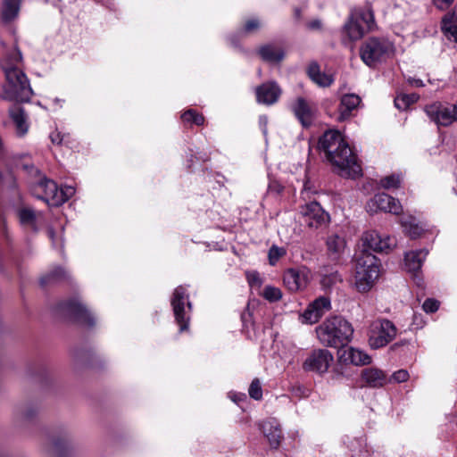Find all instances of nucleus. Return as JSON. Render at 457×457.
Instances as JSON below:
<instances>
[{"label": "nucleus", "mask_w": 457, "mask_h": 457, "mask_svg": "<svg viewBox=\"0 0 457 457\" xmlns=\"http://www.w3.org/2000/svg\"><path fill=\"white\" fill-rule=\"evenodd\" d=\"M41 213L36 214L30 208H22L19 211V218L22 225L30 226L34 230H37V220Z\"/></svg>", "instance_id": "obj_31"}, {"label": "nucleus", "mask_w": 457, "mask_h": 457, "mask_svg": "<svg viewBox=\"0 0 457 457\" xmlns=\"http://www.w3.org/2000/svg\"><path fill=\"white\" fill-rule=\"evenodd\" d=\"M300 215L303 222L312 229L326 227L329 222L328 213L315 201L302 205Z\"/></svg>", "instance_id": "obj_9"}, {"label": "nucleus", "mask_w": 457, "mask_h": 457, "mask_svg": "<svg viewBox=\"0 0 457 457\" xmlns=\"http://www.w3.org/2000/svg\"><path fill=\"white\" fill-rule=\"evenodd\" d=\"M361 241L366 248L380 253H387L396 245L395 238L381 235L375 230L365 232L361 237Z\"/></svg>", "instance_id": "obj_15"}, {"label": "nucleus", "mask_w": 457, "mask_h": 457, "mask_svg": "<svg viewBox=\"0 0 457 457\" xmlns=\"http://www.w3.org/2000/svg\"><path fill=\"white\" fill-rule=\"evenodd\" d=\"M397 328L388 320L373 321L369 330V345L373 349H378L390 343L395 337Z\"/></svg>", "instance_id": "obj_8"}, {"label": "nucleus", "mask_w": 457, "mask_h": 457, "mask_svg": "<svg viewBox=\"0 0 457 457\" xmlns=\"http://www.w3.org/2000/svg\"><path fill=\"white\" fill-rule=\"evenodd\" d=\"M378 276L379 263L374 254L364 250L356 255L354 286L359 292L370 291Z\"/></svg>", "instance_id": "obj_4"}, {"label": "nucleus", "mask_w": 457, "mask_h": 457, "mask_svg": "<svg viewBox=\"0 0 457 457\" xmlns=\"http://www.w3.org/2000/svg\"><path fill=\"white\" fill-rule=\"evenodd\" d=\"M337 280H341V278L338 274L335 273V274H332L330 277H325L322 279V284L324 286H328L331 283H335Z\"/></svg>", "instance_id": "obj_43"}, {"label": "nucleus", "mask_w": 457, "mask_h": 457, "mask_svg": "<svg viewBox=\"0 0 457 457\" xmlns=\"http://www.w3.org/2000/svg\"><path fill=\"white\" fill-rule=\"evenodd\" d=\"M10 116L16 127V133L23 137L29 130V123L24 111L20 106H14L10 109Z\"/></svg>", "instance_id": "obj_26"}, {"label": "nucleus", "mask_w": 457, "mask_h": 457, "mask_svg": "<svg viewBox=\"0 0 457 457\" xmlns=\"http://www.w3.org/2000/svg\"><path fill=\"white\" fill-rule=\"evenodd\" d=\"M283 282L291 292L305 288L309 282V271L305 269H288L283 276Z\"/></svg>", "instance_id": "obj_17"}, {"label": "nucleus", "mask_w": 457, "mask_h": 457, "mask_svg": "<svg viewBox=\"0 0 457 457\" xmlns=\"http://www.w3.org/2000/svg\"><path fill=\"white\" fill-rule=\"evenodd\" d=\"M261 122L263 123L264 125L267 123V118L266 117H261L260 119Z\"/></svg>", "instance_id": "obj_54"}, {"label": "nucleus", "mask_w": 457, "mask_h": 457, "mask_svg": "<svg viewBox=\"0 0 457 457\" xmlns=\"http://www.w3.org/2000/svg\"><path fill=\"white\" fill-rule=\"evenodd\" d=\"M400 184L401 178L399 175L386 176L380 180V186L385 189L397 188Z\"/></svg>", "instance_id": "obj_36"}, {"label": "nucleus", "mask_w": 457, "mask_h": 457, "mask_svg": "<svg viewBox=\"0 0 457 457\" xmlns=\"http://www.w3.org/2000/svg\"><path fill=\"white\" fill-rule=\"evenodd\" d=\"M355 19L362 23L367 31L370 30L374 26V15L370 9L361 11Z\"/></svg>", "instance_id": "obj_34"}, {"label": "nucleus", "mask_w": 457, "mask_h": 457, "mask_svg": "<svg viewBox=\"0 0 457 457\" xmlns=\"http://www.w3.org/2000/svg\"><path fill=\"white\" fill-rule=\"evenodd\" d=\"M21 0H4L2 5V19L4 22L14 20L19 13Z\"/></svg>", "instance_id": "obj_29"}, {"label": "nucleus", "mask_w": 457, "mask_h": 457, "mask_svg": "<svg viewBox=\"0 0 457 457\" xmlns=\"http://www.w3.org/2000/svg\"><path fill=\"white\" fill-rule=\"evenodd\" d=\"M262 295L270 302H276L282 297V293L278 287L267 286L263 289Z\"/></svg>", "instance_id": "obj_37"}, {"label": "nucleus", "mask_w": 457, "mask_h": 457, "mask_svg": "<svg viewBox=\"0 0 457 457\" xmlns=\"http://www.w3.org/2000/svg\"><path fill=\"white\" fill-rule=\"evenodd\" d=\"M409 373L406 370H399L388 377V383H402L405 382L409 378Z\"/></svg>", "instance_id": "obj_39"}, {"label": "nucleus", "mask_w": 457, "mask_h": 457, "mask_svg": "<svg viewBox=\"0 0 457 457\" xmlns=\"http://www.w3.org/2000/svg\"><path fill=\"white\" fill-rule=\"evenodd\" d=\"M21 62L22 55L17 47L8 53L2 62V69L5 75L2 97L5 100L28 102L33 95L29 81L20 68Z\"/></svg>", "instance_id": "obj_2"}, {"label": "nucleus", "mask_w": 457, "mask_h": 457, "mask_svg": "<svg viewBox=\"0 0 457 457\" xmlns=\"http://www.w3.org/2000/svg\"><path fill=\"white\" fill-rule=\"evenodd\" d=\"M255 93L258 103L270 105L278 100L281 89L276 82L272 81L257 87Z\"/></svg>", "instance_id": "obj_19"}, {"label": "nucleus", "mask_w": 457, "mask_h": 457, "mask_svg": "<svg viewBox=\"0 0 457 457\" xmlns=\"http://www.w3.org/2000/svg\"><path fill=\"white\" fill-rule=\"evenodd\" d=\"M47 234H48L49 238L52 240L54 246H56L58 242L54 237V230L52 228H48Z\"/></svg>", "instance_id": "obj_50"}, {"label": "nucleus", "mask_w": 457, "mask_h": 457, "mask_svg": "<svg viewBox=\"0 0 457 457\" xmlns=\"http://www.w3.org/2000/svg\"><path fill=\"white\" fill-rule=\"evenodd\" d=\"M360 103L361 98L355 94L343 96L338 108L339 115L337 120L343 121L348 119L351 112L359 106Z\"/></svg>", "instance_id": "obj_23"}, {"label": "nucleus", "mask_w": 457, "mask_h": 457, "mask_svg": "<svg viewBox=\"0 0 457 457\" xmlns=\"http://www.w3.org/2000/svg\"><path fill=\"white\" fill-rule=\"evenodd\" d=\"M338 359L345 364L355 366L367 365L371 362V357L363 351L349 346H342L338 351Z\"/></svg>", "instance_id": "obj_18"}, {"label": "nucleus", "mask_w": 457, "mask_h": 457, "mask_svg": "<svg viewBox=\"0 0 457 457\" xmlns=\"http://www.w3.org/2000/svg\"><path fill=\"white\" fill-rule=\"evenodd\" d=\"M330 308V300L326 296H320L312 302L304 312L299 315V320L303 324H315Z\"/></svg>", "instance_id": "obj_14"}, {"label": "nucleus", "mask_w": 457, "mask_h": 457, "mask_svg": "<svg viewBox=\"0 0 457 457\" xmlns=\"http://www.w3.org/2000/svg\"><path fill=\"white\" fill-rule=\"evenodd\" d=\"M320 343L328 347H342L346 345L353 337L352 324L341 316L326 319L316 328Z\"/></svg>", "instance_id": "obj_3"}, {"label": "nucleus", "mask_w": 457, "mask_h": 457, "mask_svg": "<svg viewBox=\"0 0 457 457\" xmlns=\"http://www.w3.org/2000/svg\"><path fill=\"white\" fill-rule=\"evenodd\" d=\"M319 147L340 176L354 179L361 174L356 155L339 131H326L320 138Z\"/></svg>", "instance_id": "obj_1"}, {"label": "nucleus", "mask_w": 457, "mask_h": 457, "mask_svg": "<svg viewBox=\"0 0 457 457\" xmlns=\"http://www.w3.org/2000/svg\"><path fill=\"white\" fill-rule=\"evenodd\" d=\"M394 54L393 44L385 38L370 37L360 48L362 62L369 67H376Z\"/></svg>", "instance_id": "obj_5"}, {"label": "nucleus", "mask_w": 457, "mask_h": 457, "mask_svg": "<svg viewBox=\"0 0 457 457\" xmlns=\"http://www.w3.org/2000/svg\"><path fill=\"white\" fill-rule=\"evenodd\" d=\"M405 235L412 239L420 237L425 232V226L416 218L410 216L401 220Z\"/></svg>", "instance_id": "obj_25"}, {"label": "nucleus", "mask_w": 457, "mask_h": 457, "mask_svg": "<svg viewBox=\"0 0 457 457\" xmlns=\"http://www.w3.org/2000/svg\"><path fill=\"white\" fill-rule=\"evenodd\" d=\"M51 444L57 457H65L71 450V441L67 436L53 438Z\"/></svg>", "instance_id": "obj_32"}, {"label": "nucleus", "mask_w": 457, "mask_h": 457, "mask_svg": "<svg viewBox=\"0 0 457 457\" xmlns=\"http://www.w3.org/2000/svg\"><path fill=\"white\" fill-rule=\"evenodd\" d=\"M442 30L447 38L457 41V12L445 15L442 20Z\"/></svg>", "instance_id": "obj_27"}, {"label": "nucleus", "mask_w": 457, "mask_h": 457, "mask_svg": "<svg viewBox=\"0 0 457 457\" xmlns=\"http://www.w3.org/2000/svg\"><path fill=\"white\" fill-rule=\"evenodd\" d=\"M170 303L172 306L175 320L179 327V332L188 329L192 304L188 300L187 289L179 286L175 288L171 296Z\"/></svg>", "instance_id": "obj_7"}, {"label": "nucleus", "mask_w": 457, "mask_h": 457, "mask_svg": "<svg viewBox=\"0 0 457 457\" xmlns=\"http://www.w3.org/2000/svg\"><path fill=\"white\" fill-rule=\"evenodd\" d=\"M308 75L313 82L320 87H328L334 81V79L331 75L322 73L320 71V67L317 63H311L309 65Z\"/></svg>", "instance_id": "obj_28"}, {"label": "nucleus", "mask_w": 457, "mask_h": 457, "mask_svg": "<svg viewBox=\"0 0 457 457\" xmlns=\"http://www.w3.org/2000/svg\"><path fill=\"white\" fill-rule=\"evenodd\" d=\"M194 115H195V111L194 110H187V112H185L182 114L181 119L185 122H192L193 123V121H194Z\"/></svg>", "instance_id": "obj_45"}, {"label": "nucleus", "mask_w": 457, "mask_h": 457, "mask_svg": "<svg viewBox=\"0 0 457 457\" xmlns=\"http://www.w3.org/2000/svg\"><path fill=\"white\" fill-rule=\"evenodd\" d=\"M258 54L264 62L270 63H278L285 57L283 48L273 44L262 46L258 50Z\"/></svg>", "instance_id": "obj_24"}, {"label": "nucleus", "mask_w": 457, "mask_h": 457, "mask_svg": "<svg viewBox=\"0 0 457 457\" xmlns=\"http://www.w3.org/2000/svg\"><path fill=\"white\" fill-rule=\"evenodd\" d=\"M262 429L270 445L272 448H278L282 439V432L279 424L275 420H266L262 424Z\"/></svg>", "instance_id": "obj_22"}, {"label": "nucleus", "mask_w": 457, "mask_h": 457, "mask_svg": "<svg viewBox=\"0 0 457 457\" xmlns=\"http://www.w3.org/2000/svg\"><path fill=\"white\" fill-rule=\"evenodd\" d=\"M416 96H412L411 99L407 96H398L395 100V105L398 109H405L411 101H415Z\"/></svg>", "instance_id": "obj_40"}, {"label": "nucleus", "mask_w": 457, "mask_h": 457, "mask_svg": "<svg viewBox=\"0 0 457 457\" xmlns=\"http://www.w3.org/2000/svg\"><path fill=\"white\" fill-rule=\"evenodd\" d=\"M63 273L62 270V269H58L56 271H54L53 274H52V277L53 278H57V277H60L62 276Z\"/></svg>", "instance_id": "obj_52"}, {"label": "nucleus", "mask_w": 457, "mask_h": 457, "mask_svg": "<svg viewBox=\"0 0 457 457\" xmlns=\"http://www.w3.org/2000/svg\"><path fill=\"white\" fill-rule=\"evenodd\" d=\"M408 83L412 86V87H421L424 86V83L421 79H415V78H409L407 79Z\"/></svg>", "instance_id": "obj_46"}, {"label": "nucleus", "mask_w": 457, "mask_h": 457, "mask_svg": "<svg viewBox=\"0 0 457 457\" xmlns=\"http://www.w3.org/2000/svg\"><path fill=\"white\" fill-rule=\"evenodd\" d=\"M361 379L370 387H382L388 383V377L386 373L375 367L362 370Z\"/></svg>", "instance_id": "obj_20"}, {"label": "nucleus", "mask_w": 457, "mask_h": 457, "mask_svg": "<svg viewBox=\"0 0 457 457\" xmlns=\"http://www.w3.org/2000/svg\"><path fill=\"white\" fill-rule=\"evenodd\" d=\"M204 118L202 114H199L197 113L195 111V115H194V121L193 123L200 126L202 124H204Z\"/></svg>", "instance_id": "obj_48"}, {"label": "nucleus", "mask_w": 457, "mask_h": 457, "mask_svg": "<svg viewBox=\"0 0 457 457\" xmlns=\"http://www.w3.org/2000/svg\"><path fill=\"white\" fill-rule=\"evenodd\" d=\"M61 309L63 313L80 324L89 327L95 324L94 317L79 300L62 303Z\"/></svg>", "instance_id": "obj_16"}, {"label": "nucleus", "mask_w": 457, "mask_h": 457, "mask_svg": "<svg viewBox=\"0 0 457 457\" xmlns=\"http://www.w3.org/2000/svg\"><path fill=\"white\" fill-rule=\"evenodd\" d=\"M428 117L439 126H449L457 121V103L453 104H443L439 102L433 103L425 107Z\"/></svg>", "instance_id": "obj_10"}, {"label": "nucleus", "mask_w": 457, "mask_h": 457, "mask_svg": "<svg viewBox=\"0 0 457 457\" xmlns=\"http://www.w3.org/2000/svg\"><path fill=\"white\" fill-rule=\"evenodd\" d=\"M454 0H434L435 4L440 9H446Z\"/></svg>", "instance_id": "obj_44"}, {"label": "nucleus", "mask_w": 457, "mask_h": 457, "mask_svg": "<svg viewBox=\"0 0 457 457\" xmlns=\"http://www.w3.org/2000/svg\"><path fill=\"white\" fill-rule=\"evenodd\" d=\"M327 246L330 253L339 255L345 247V241L337 235H332L328 237Z\"/></svg>", "instance_id": "obj_33"}, {"label": "nucleus", "mask_w": 457, "mask_h": 457, "mask_svg": "<svg viewBox=\"0 0 457 457\" xmlns=\"http://www.w3.org/2000/svg\"><path fill=\"white\" fill-rule=\"evenodd\" d=\"M75 188L65 186L59 188L57 184L51 179H42L33 188V194L47 204L58 206L68 201L74 194Z\"/></svg>", "instance_id": "obj_6"}, {"label": "nucleus", "mask_w": 457, "mask_h": 457, "mask_svg": "<svg viewBox=\"0 0 457 457\" xmlns=\"http://www.w3.org/2000/svg\"><path fill=\"white\" fill-rule=\"evenodd\" d=\"M290 110L303 127H310L317 116L315 104L304 97L298 96L290 104Z\"/></svg>", "instance_id": "obj_12"}, {"label": "nucleus", "mask_w": 457, "mask_h": 457, "mask_svg": "<svg viewBox=\"0 0 457 457\" xmlns=\"http://www.w3.org/2000/svg\"><path fill=\"white\" fill-rule=\"evenodd\" d=\"M428 252L426 249L407 252L404 255V265L408 272L416 274L425 261Z\"/></svg>", "instance_id": "obj_21"}, {"label": "nucleus", "mask_w": 457, "mask_h": 457, "mask_svg": "<svg viewBox=\"0 0 457 457\" xmlns=\"http://www.w3.org/2000/svg\"><path fill=\"white\" fill-rule=\"evenodd\" d=\"M286 253H287V251L284 247L272 245L270 248L269 253H268L270 264L274 266L281 257L286 255Z\"/></svg>", "instance_id": "obj_35"}, {"label": "nucleus", "mask_w": 457, "mask_h": 457, "mask_svg": "<svg viewBox=\"0 0 457 457\" xmlns=\"http://www.w3.org/2000/svg\"><path fill=\"white\" fill-rule=\"evenodd\" d=\"M50 139L53 144H61L62 143V137L59 132H54L50 135Z\"/></svg>", "instance_id": "obj_47"}, {"label": "nucleus", "mask_w": 457, "mask_h": 457, "mask_svg": "<svg viewBox=\"0 0 457 457\" xmlns=\"http://www.w3.org/2000/svg\"><path fill=\"white\" fill-rule=\"evenodd\" d=\"M423 310L428 313L435 312L439 308L438 301L435 299H427L423 303Z\"/></svg>", "instance_id": "obj_41"}, {"label": "nucleus", "mask_w": 457, "mask_h": 457, "mask_svg": "<svg viewBox=\"0 0 457 457\" xmlns=\"http://www.w3.org/2000/svg\"><path fill=\"white\" fill-rule=\"evenodd\" d=\"M249 395L254 400H260L262 397V389L258 378H254L249 386Z\"/></svg>", "instance_id": "obj_38"}, {"label": "nucleus", "mask_w": 457, "mask_h": 457, "mask_svg": "<svg viewBox=\"0 0 457 457\" xmlns=\"http://www.w3.org/2000/svg\"><path fill=\"white\" fill-rule=\"evenodd\" d=\"M311 27L312 28H318L320 27V22L319 21H314L311 24Z\"/></svg>", "instance_id": "obj_53"}, {"label": "nucleus", "mask_w": 457, "mask_h": 457, "mask_svg": "<svg viewBox=\"0 0 457 457\" xmlns=\"http://www.w3.org/2000/svg\"><path fill=\"white\" fill-rule=\"evenodd\" d=\"M347 35L352 40L361 38L367 31L366 28L357 19H353L345 25Z\"/></svg>", "instance_id": "obj_30"}, {"label": "nucleus", "mask_w": 457, "mask_h": 457, "mask_svg": "<svg viewBox=\"0 0 457 457\" xmlns=\"http://www.w3.org/2000/svg\"><path fill=\"white\" fill-rule=\"evenodd\" d=\"M260 28V22L258 20L252 19L246 21L245 25V30L247 32H252L253 30H256Z\"/></svg>", "instance_id": "obj_42"}, {"label": "nucleus", "mask_w": 457, "mask_h": 457, "mask_svg": "<svg viewBox=\"0 0 457 457\" xmlns=\"http://www.w3.org/2000/svg\"><path fill=\"white\" fill-rule=\"evenodd\" d=\"M366 209L371 213L383 211L395 215L400 214L403 211L400 202L385 193L375 195L374 197L367 203Z\"/></svg>", "instance_id": "obj_13"}, {"label": "nucleus", "mask_w": 457, "mask_h": 457, "mask_svg": "<svg viewBox=\"0 0 457 457\" xmlns=\"http://www.w3.org/2000/svg\"><path fill=\"white\" fill-rule=\"evenodd\" d=\"M248 279L251 284L252 283L260 284V278L257 273H252V274L248 275Z\"/></svg>", "instance_id": "obj_49"}, {"label": "nucleus", "mask_w": 457, "mask_h": 457, "mask_svg": "<svg viewBox=\"0 0 457 457\" xmlns=\"http://www.w3.org/2000/svg\"><path fill=\"white\" fill-rule=\"evenodd\" d=\"M333 360L334 357L328 350L314 349L303 362V369L305 371L324 374L328 370Z\"/></svg>", "instance_id": "obj_11"}, {"label": "nucleus", "mask_w": 457, "mask_h": 457, "mask_svg": "<svg viewBox=\"0 0 457 457\" xmlns=\"http://www.w3.org/2000/svg\"><path fill=\"white\" fill-rule=\"evenodd\" d=\"M35 414L34 411L27 410L23 413L24 419H30Z\"/></svg>", "instance_id": "obj_51"}]
</instances>
